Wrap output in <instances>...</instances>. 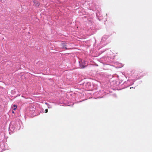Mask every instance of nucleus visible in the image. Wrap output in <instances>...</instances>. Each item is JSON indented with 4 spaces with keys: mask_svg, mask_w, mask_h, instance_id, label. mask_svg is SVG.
<instances>
[{
    "mask_svg": "<svg viewBox=\"0 0 152 152\" xmlns=\"http://www.w3.org/2000/svg\"><path fill=\"white\" fill-rule=\"evenodd\" d=\"M12 113H14V111H12Z\"/></svg>",
    "mask_w": 152,
    "mask_h": 152,
    "instance_id": "nucleus-5",
    "label": "nucleus"
},
{
    "mask_svg": "<svg viewBox=\"0 0 152 152\" xmlns=\"http://www.w3.org/2000/svg\"><path fill=\"white\" fill-rule=\"evenodd\" d=\"M68 44L67 42L63 43L61 44L63 48H65V49H66L67 48L66 47V44Z\"/></svg>",
    "mask_w": 152,
    "mask_h": 152,
    "instance_id": "nucleus-1",
    "label": "nucleus"
},
{
    "mask_svg": "<svg viewBox=\"0 0 152 152\" xmlns=\"http://www.w3.org/2000/svg\"><path fill=\"white\" fill-rule=\"evenodd\" d=\"M48 112V109H46L45 110V113H47Z\"/></svg>",
    "mask_w": 152,
    "mask_h": 152,
    "instance_id": "nucleus-4",
    "label": "nucleus"
},
{
    "mask_svg": "<svg viewBox=\"0 0 152 152\" xmlns=\"http://www.w3.org/2000/svg\"><path fill=\"white\" fill-rule=\"evenodd\" d=\"M34 3L35 5L36 6H39L40 5L39 3L37 1H34Z\"/></svg>",
    "mask_w": 152,
    "mask_h": 152,
    "instance_id": "nucleus-2",
    "label": "nucleus"
},
{
    "mask_svg": "<svg viewBox=\"0 0 152 152\" xmlns=\"http://www.w3.org/2000/svg\"><path fill=\"white\" fill-rule=\"evenodd\" d=\"M17 107V105L15 104L13 106V107H12V109L14 110H15L16 109Z\"/></svg>",
    "mask_w": 152,
    "mask_h": 152,
    "instance_id": "nucleus-3",
    "label": "nucleus"
}]
</instances>
